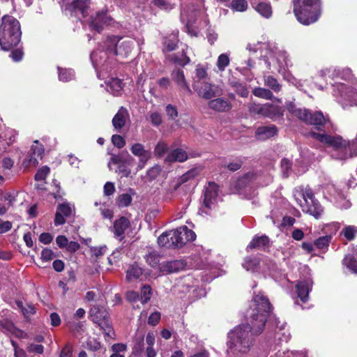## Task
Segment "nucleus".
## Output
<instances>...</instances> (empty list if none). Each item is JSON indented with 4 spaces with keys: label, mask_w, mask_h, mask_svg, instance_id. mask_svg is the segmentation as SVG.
Segmentation results:
<instances>
[{
    "label": "nucleus",
    "mask_w": 357,
    "mask_h": 357,
    "mask_svg": "<svg viewBox=\"0 0 357 357\" xmlns=\"http://www.w3.org/2000/svg\"><path fill=\"white\" fill-rule=\"evenodd\" d=\"M116 172H118L121 175V176L123 177H129L131 174L130 169H128L124 164H121L118 166Z\"/></svg>",
    "instance_id": "0e129e2a"
},
{
    "label": "nucleus",
    "mask_w": 357,
    "mask_h": 357,
    "mask_svg": "<svg viewBox=\"0 0 357 357\" xmlns=\"http://www.w3.org/2000/svg\"><path fill=\"white\" fill-rule=\"evenodd\" d=\"M231 7L238 12H243L248 8V3L245 0H232Z\"/></svg>",
    "instance_id": "79ce46f5"
},
{
    "label": "nucleus",
    "mask_w": 357,
    "mask_h": 357,
    "mask_svg": "<svg viewBox=\"0 0 357 357\" xmlns=\"http://www.w3.org/2000/svg\"><path fill=\"white\" fill-rule=\"evenodd\" d=\"M14 161L10 158H4L1 161L2 168L3 171L10 170L13 167Z\"/></svg>",
    "instance_id": "69168bd1"
},
{
    "label": "nucleus",
    "mask_w": 357,
    "mask_h": 357,
    "mask_svg": "<svg viewBox=\"0 0 357 357\" xmlns=\"http://www.w3.org/2000/svg\"><path fill=\"white\" fill-rule=\"evenodd\" d=\"M269 243L268 238L266 236L255 237L247 247V250L264 249Z\"/></svg>",
    "instance_id": "7c9ffc66"
},
{
    "label": "nucleus",
    "mask_w": 357,
    "mask_h": 357,
    "mask_svg": "<svg viewBox=\"0 0 357 357\" xmlns=\"http://www.w3.org/2000/svg\"><path fill=\"white\" fill-rule=\"evenodd\" d=\"M294 13L297 20L305 25L315 22L321 14L319 0H294Z\"/></svg>",
    "instance_id": "39448f33"
},
{
    "label": "nucleus",
    "mask_w": 357,
    "mask_h": 357,
    "mask_svg": "<svg viewBox=\"0 0 357 357\" xmlns=\"http://www.w3.org/2000/svg\"><path fill=\"white\" fill-rule=\"evenodd\" d=\"M146 261L152 267H155L159 262V256L155 252H151L145 257Z\"/></svg>",
    "instance_id": "3c124183"
},
{
    "label": "nucleus",
    "mask_w": 357,
    "mask_h": 357,
    "mask_svg": "<svg viewBox=\"0 0 357 357\" xmlns=\"http://www.w3.org/2000/svg\"><path fill=\"white\" fill-rule=\"evenodd\" d=\"M73 212V208L69 203L60 204L55 214L54 224L55 225H63L66 218L70 216Z\"/></svg>",
    "instance_id": "6ab92c4d"
},
{
    "label": "nucleus",
    "mask_w": 357,
    "mask_h": 357,
    "mask_svg": "<svg viewBox=\"0 0 357 357\" xmlns=\"http://www.w3.org/2000/svg\"><path fill=\"white\" fill-rule=\"evenodd\" d=\"M160 313L159 312H154L151 314L149 317L148 323L151 326H155L159 323L160 319Z\"/></svg>",
    "instance_id": "052dcab7"
},
{
    "label": "nucleus",
    "mask_w": 357,
    "mask_h": 357,
    "mask_svg": "<svg viewBox=\"0 0 357 357\" xmlns=\"http://www.w3.org/2000/svg\"><path fill=\"white\" fill-rule=\"evenodd\" d=\"M107 249V248L105 245H102V246H98V247H92V248H91V252L93 255H94L97 258H98L105 254Z\"/></svg>",
    "instance_id": "6e6d98bb"
},
{
    "label": "nucleus",
    "mask_w": 357,
    "mask_h": 357,
    "mask_svg": "<svg viewBox=\"0 0 357 357\" xmlns=\"http://www.w3.org/2000/svg\"><path fill=\"white\" fill-rule=\"evenodd\" d=\"M21 29L18 20L12 16H4L0 26V45L3 50L17 46L21 39Z\"/></svg>",
    "instance_id": "20e7f679"
},
{
    "label": "nucleus",
    "mask_w": 357,
    "mask_h": 357,
    "mask_svg": "<svg viewBox=\"0 0 357 357\" xmlns=\"http://www.w3.org/2000/svg\"><path fill=\"white\" fill-rule=\"evenodd\" d=\"M132 199V195L123 193L117 197L116 203L119 207H126L130 204Z\"/></svg>",
    "instance_id": "ea45409f"
},
{
    "label": "nucleus",
    "mask_w": 357,
    "mask_h": 357,
    "mask_svg": "<svg viewBox=\"0 0 357 357\" xmlns=\"http://www.w3.org/2000/svg\"><path fill=\"white\" fill-rule=\"evenodd\" d=\"M259 262L257 258H245L243 266L247 271H254L258 266Z\"/></svg>",
    "instance_id": "37998d69"
},
{
    "label": "nucleus",
    "mask_w": 357,
    "mask_h": 357,
    "mask_svg": "<svg viewBox=\"0 0 357 357\" xmlns=\"http://www.w3.org/2000/svg\"><path fill=\"white\" fill-rule=\"evenodd\" d=\"M172 236V245L176 248L183 247L186 243L192 241L195 239L196 235L195 232L189 229L186 226L179 227L176 230H172L169 233Z\"/></svg>",
    "instance_id": "f8f14e48"
},
{
    "label": "nucleus",
    "mask_w": 357,
    "mask_h": 357,
    "mask_svg": "<svg viewBox=\"0 0 357 357\" xmlns=\"http://www.w3.org/2000/svg\"><path fill=\"white\" fill-rule=\"evenodd\" d=\"M153 3L164 10H171L172 8V5L166 0H153Z\"/></svg>",
    "instance_id": "680f3d73"
},
{
    "label": "nucleus",
    "mask_w": 357,
    "mask_h": 357,
    "mask_svg": "<svg viewBox=\"0 0 357 357\" xmlns=\"http://www.w3.org/2000/svg\"><path fill=\"white\" fill-rule=\"evenodd\" d=\"M271 308L268 299L261 293L255 295L250 312V324L236 326L228 333L227 345L229 354H244L250 351L255 337L262 332Z\"/></svg>",
    "instance_id": "f257e3e1"
},
{
    "label": "nucleus",
    "mask_w": 357,
    "mask_h": 357,
    "mask_svg": "<svg viewBox=\"0 0 357 357\" xmlns=\"http://www.w3.org/2000/svg\"><path fill=\"white\" fill-rule=\"evenodd\" d=\"M318 76L327 81L329 79H340L342 80H349L352 77L351 71L349 68L340 69L335 67L327 68L319 71Z\"/></svg>",
    "instance_id": "2eb2a0df"
},
{
    "label": "nucleus",
    "mask_w": 357,
    "mask_h": 357,
    "mask_svg": "<svg viewBox=\"0 0 357 357\" xmlns=\"http://www.w3.org/2000/svg\"><path fill=\"white\" fill-rule=\"evenodd\" d=\"M130 121V116L128 110L121 107L112 119V125L116 130L123 128L127 122Z\"/></svg>",
    "instance_id": "5701e85b"
},
{
    "label": "nucleus",
    "mask_w": 357,
    "mask_h": 357,
    "mask_svg": "<svg viewBox=\"0 0 357 357\" xmlns=\"http://www.w3.org/2000/svg\"><path fill=\"white\" fill-rule=\"evenodd\" d=\"M90 314L93 321L98 324L105 331V335L111 336L113 334V330L110 328L106 320L107 313L105 310L94 307L91 309Z\"/></svg>",
    "instance_id": "f3484780"
},
{
    "label": "nucleus",
    "mask_w": 357,
    "mask_h": 357,
    "mask_svg": "<svg viewBox=\"0 0 357 357\" xmlns=\"http://www.w3.org/2000/svg\"><path fill=\"white\" fill-rule=\"evenodd\" d=\"M161 172V168L159 165H155L149 169L146 172V177L149 181L155 179Z\"/></svg>",
    "instance_id": "8fccbe9b"
},
{
    "label": "nucleus",
    "mask_w": 357,
    "mask_h": 357,
    "mask_svg": "<svg viewBox=\"0 0 357 357\" xmlns=\"http://www.w3.org/2000/svg\"><path fill=\"white\" fill-rule=\"evenodd\" d=\"M50 173V168L47 166H45L40 168L35 175V179L36 181H43L45 179L48 174Z\"/></svg>",
    "instance_id": "864d4df0"
},
{
    "label": "nucleus",
    "mask_w": 357,
    "mask_h": 357,
    "mask_svg": "<svg viewBox=\"0 0 357 357\" xmlns=\"http://www.w3.org/2000/svg\"><path fill=\"white\" fill-rule=\"evenodd\" d=\"M264 84L268 86L275 92H279L281 90V85L278 81L272 76H265L264 78Z\"/></svg>",
    "instance_id": "4c0bfd02"
},
{
    "label": "nucleus",
    "mask_w": 357,
    "mask_h": 357,
    "mask_svg": "<svg viewBox=\"0 0 357 357\" xmlns=\"http://www.w3.org/2000/svg\"><path fill=\"white\" fill-rule=\"evenodd\" d=\"M150 120L153 126H158L162 123V116L160 114L157 112H151L150 114Z\"/></svg>",
    "instance_id": "4d7b16f0"
},
{
    "label": "nucleus",
    "mask_w": 357,
    "mask_h": 357,
    "mask_svg": "<svg viewBox=\"0 0 357 357\" xmlns=\"http://www.w3.org/2000/svg\"><path fill=\"white\" fill-rule=\"evenodd\" d=\"M294 197L303 212L309 213L317 219L319 218L323 214L324 208L319 202L314 199V194L310 189L297 190L294 194Z\"/></svg>",
    "instance_id": "6e6552de"
},
{
    "label": "nucleus",
    "mask_w": 357,
    "mask_h": 357,
    "mask_svg": "<svg viewBox=\"0 0 357 357\" xmlns=\"http://www.w3.org/2000/svg\"><path fill=\"white\" fill-rule=\"evenodd\" d=\"M252 8L263 17L268 19L272 16L273 10L268 1L250 0Z\"/></svg>",
    "instance_id": "aec40b11"
},
{
    "label": "nucleus",
    "mask_w": 357,
    "mask_h": 357,
    "mask_svg": "<svg viewBox=\"0 0 357 357\" xmlns=\"http://www.w3.org/2000/svg\"><path fill=\"white\" fill-rule=\"evenodd\" d=\"M115 191V187L113 183L107 182L104 185V194L106 196H109L114 194Z\"/></svg>",
    "instance_id": "774afa93"
},
{
    "label": "nucleus",
    "mask_w": 357,
    "mask_h": 357,
    "mask_svg": "<svg viewBox=\"0 0 357 357\" xmlns=\"http://www.w3.org/2000/svg\"><path fill=\"white\" fill-rule=\"evenodd\" d=\"M288 109L300 120L310 125L315 126H323L327 121V119L320 112H316L312 114L306 109L296 108L292 104L288 106Z\"/></svg>",
    "instance_id": "1a4fd4ad"
},
{
    "label": "nucleus",
    "mask_w": 357,
    "mask_h": 357,
    "mask_svg": "<svg viewBox=\"0 0 357 357\" xmlns=\"http://www.w3.org/2000/svg\"><path fill=\"white\" fill-rule=\"evenodd\" d=\"M172 79L177 84L178 87L185 91V93L190 94L192 91L189 86V84L187 83L184 73L181 70H174L172 73Z\"/></svg>",
    "instance_id": "a878e982"
},
{
    "label": "nucleus",
    "mask_w": 357,
    "mask_h": 357,
    "mask_svg": "<svg viewBox=\"0 0 357 357\" xmlns=\"http://www.w3.org/2000/svg\"><path fill=\"white\" fill-rule=\"evenodd\" d=\"M168 150V145L165 142L160 141L159 142L154 149V153L158 157H162L167 153Z\"/></svg>",
    "instance_id": "c03bdc74"
},
{
    "label": "nucleus",
    "mask_w": 357,
    "mask_h": 357,
    "mask_svg": "<svg viewBox=\"0 0 357 357\" xmlns=\"http://www.w3.org/2000/svg\"><path fill=\"white\" fill-rule=\"evenodd\" d=\"M172 60L175 63L181 66H184L190 62L189 57L183 51L179 55H175Z\"/></svg>",
    "instance_id": "de8ad7c7"
},
{
    "label": "nucleus",
    "mask_w": 357,
    "mask_h": 357,
    "mask_svg": "<svg viewBox=\"0 0 357 357\" xmlns=\"http://www.w3.org/2000/svg\"><path fill=\"white\" fill-rule=\"evenodd\" d=\"M105 83L107 91L114 96H118L123 89V83L118 78L109 77Z\"/></svg>",
    "instance_id": "cd10ccee"
},
{
    "label": "nucleus",
    "mask_w": 357,
    "mask_h": 357,
    "mask_svg": "<svg viewBox=\"0 0 357 357\" xmlns=\"http://www.w3.org/2000/svg\"><path fill=\"white\" fill-rule=\"evenodd\" d=\"M187 153L181 149H176L168 153L165 161L169 162H183L188 159Z\"/></svg>",
    "instance_id": "c85d7f7f"
},
{
    "label": "nucleus",
    "mask_w": 357,
    "mask_h": 357,
    "mask_svg": "<svg viewBox=\"0 0 357 357\" xmlns=\"http://www.w3.org/2000/svg\"><path fill=\"white\" fill-rule=\"evenodd\" d=\"M166 113L167 115L172 119H175L178 116V111L175 106L172 105H168L166 107Z\"/></svg>",
    "instance_id": "13d9d810"
},
{
    "label": "nucleus",
    "mask_w": 357,
    "mask_h": 357,
    "mask_svg": "<svg viewBox=\"0 0 357 357\" xmlns=\"http://www.w3.org/2000/svg\"><path fill=\"white\" fill-rule=\"evenodd\" d=\"M353 254L345 256L343 264L351 270L354 273H357V245L352 248Z\"/></svg>",
    "instance_id": "c756f323"
},
{
    "label": "nucleus",
    "mask_w": 357,
    "mask_h": 357,
    "mask_svg": "<svg viewBox=\"0 0 357 357\" xmlns=\"http://www.w3.org/2000/svg\"><path fill=\"white\" fill-rule=\"evenodd\" d=\"M185 264L182 260L167 261L165 267L169 272H176L184 268Z\"/></svg>",
    "instance_id": "c9c22d12"
},
{
    "label": "nucleus",
    "mask_w": 357,
    "mask_h": 357,
    "mask_svg": "<svg viewBox=\"0 0 357 357\" xmlns=\"http://www.w3.org/2000/svg\"><path fill=\"white\" fill-rule=\"evenodd\" d=\"M142 269L134 264L129 266L126 271V280L128 282L136 280L142 275Z\"/></svg>",
    "instance_id": "473e14b6"
},
{
    "label": "nucleus",
    "mask_w": 357,
    "mask_h": 357,
    "mask_svg": "<svg viewBox=\"0 0 357 357\" xmlns=\"http://www.w3.org/2000/svg\"><path fill=\"white\" fill-rule=\"evenodd\" d=\"M59 71V79L60 81L68 82L72 80L75 74L73 70L58 68Z\"/></svg>",
    "instance_id": "58836bf2"
},
{
    "label": "nucleus",
    "mask_w": 357,
    "mask_h": 357,
    "mask_svg": "<svg viewBox=\"0 0 357 357\" xmlns=\"http://www.w3.org/2000/svg\"><path fill=\"white\" fill-rule=\"evenodd\" d=\"M56 242L60 248H66L69 243L68 238L63 235L58 236L56 238Z\"/></svg>",
    "instance_id": "338daca9"
},
{
    "label": "nucleus",
    "mask_w": 357,
    "mask_h": 357,
    "mask_svg": "<svg viewBox=\"0 0 357 357\" xmlns=\"http://www.w3.org/2000/svg\"><path fill=\"white\" fill-rule=\"evenodd\" d=\"M210 109L218 112H227L231 109V104L227 99L218 98L208 102Z\"/></svg>",
    "instance_id": "b1692460"
},
{
    "label": "nucleus",
    "mask_w": 357,
    "mask_h": 357,
    "mask_svg": "<svg viewBox=\"0 0 357 357\" xmlns=\"http://www.w3.org/2000/svg\"><path fill=\"white\" fill-rule=\"evenodd\" d=\"M130 221L125 217H121L116 220L114 222L112 227V231L114 234V236L118 238L119 240L123 238L125 231L129 227Z\"/></svg>",
    "instance_id": "393cba45"
},
{
    "label": "nucleus",
    "mask_w": 357,
    "mask_h": 357,
    "mask_svg": "<svg viewBox=\"0 0 357 357\" xmlns=\"http://www.w3.org/2000/svg\"><path fill=\"white\" fill-rule=\"evenodd\" d=\"M252 112L257 113L271 119H276L282 116L283 109L278 105L266 103L264 105L255 104L250 109Z\"/></svg>",
    "instance_id": "ddd939ff"
},
{
    "label": "nucleus",
    "mask_w": 357,
    "mask_h": 357,
    "mask_svg": "<svg viewBox=\"0 0 357 357\" xmlns=\"http://www.w3.org/2000/svg\"><path fill=\"white\" fill-rule=\"evenodd\" d=\"M331 238V236L328 235L321 236L314 241V245L319 249H325L328 246Z\"/></svg>",
    "instance_id": "49530a36"
},
{
    "label": "nucleus",
    "mask_w": 357,
    "mask_h": 357,
    "mask_svg": "<svg viewBox=\"0 0 357 357\" xmlns=\"http://www.w3.org/2000/svg\"><path fill=\"white\" fill-rule=\"evenodd\" d=\"M252 93L259 98H261L266 100L275 99L278 102H281L280 99L275 98L273 96V93L269 90L264 88L257 87L252 90Z\"/></svg>",
    "instance_id": "72a5a7b5"
},
{
    "label": "nucleus",
    "mask_w": 357,
    "mask_h": 357,
    "mask_svg": "<svg viewBox=\"0 0 357 357\" xmlns=\"http://www.w3.org/2000/svg\"><path fill=\"white\" fill-rule=\"evenodd\" d=\"M170 231L162 233L158 238V245L161 247L172 248H174L172 245V235L169 234Z\"/></svg>",
    "instance_id": "e433bc0d"
},
{
    "label": "nucleus",
    "mask_w": 357,
    "mask_h": 357,
    "mask_svg": "<svg viewBox=\"0 0 357 357\" xmlns=\"http://www.w3.org/2000/svg\"><path fill=\"white\" fill-rule=\"evenodd\" d=\"M308 136L324 146L332 147L331 156L335 160H345L357 155V138L347 141L340 135H330L324 131H311Z\"/></svg>",
    "instance_id": "f03ea898"
},
{
    "label": "nucleus",
    "mask_w": 357,
    "mask_h": 357,
    "mask_svg": "<svg viewBox=\"0 0 357 357\" xmlns=\"http://www.w3.org/2000/svg\"><path fill=\"white\" fill-rule=\"evenodd\" d=\"M218 186L215 183H209L206 188L204 204L208 208H211L216 202L218 197Z\"/></svg>",
    "instance_id": "412c9836"
},
{
    "label": "nucleus",
    "mask_w": 357,
    "mask_h": 357,
    "mask_svg": "<svg viewBox=\"0 0 357 357\" xmlns=\"http://www.w3.org/2000/svg\"><path fill=\"white\" fill-rule=\"evenodd\" d=\"M90 4L89 0H74L68 9L71 12V15H75L79 18L80 17L79 15H81L90 27L98 32L107 26H116L117 23L111 16L107 14V10L97 12L95 15H91L89 17Z\"/></svg>",
    "instance_id": "7ed1b4c3"
},
{
    "label": "nucleus",
    "mask_w": 357,
    "mask_h": 357,
    "mask_svg": "<svg viewBox=\"0 0 357 357\" xmlns=\"http://www.w3.org/2000/svg\"><path fill=\"white\" fill-rule=\"evenodd\" d=\"M332 87V94L339 102L344 104V102H349L350 104L357 105L356 89L340 82H335Z\"/></svg>",
    "instance_id": "9d476101"
},
{
    "label": "nucleus",
    "mask_w": 357,
    "mask_h": 357,
    "mask_svg": "<svg viewBox=\"0 0 357 357\" xmlns=\"http://www.w3.org/2000/svg\"><path fill=\"white\" fill-rule=\"evenodd\" d=\"M17 135V133L15 130L9 128H5L0 133V139L5 144L9 146L15 142Z\"/></svg>",
    "instance_id": "2f4dec72"
},
{
    "label": "nucleus",
    "mask_w": 357,
    "mask_h": 357,
    "mask_svg": "<svg viewBox=\"0 0 357 357\" xmlns=\"http://www.w3.org/2000/svg\"><path fill=\"white\" fill-rule=\"evenodd\" d=\"M278 132L275 126H262L257 129L255 137L258 140H265L275 136Z\"/></svg>",
    "instance_id": "bb28decb"
},
{
    "label": "nucleus",
    "mask_w": 357,
    "mask_h": 357,
    "mask_svg": "<svg viewBox=\"0 0 357 357\" xmlns=\"http://www.w3.org/2000/svg\"><path fill=\"white\" fill-rule=\"evenodd\" d=\"M342 234L349 241L354 238L357 234V227L355 226H347L342 231Z\"/></svg>",
    "instance_id": "a18cd8bd"
},
{
    "label": "nucleus",
    "mask_w": 357,
    "mask_h": 357,
    "mask_svg": "<svg viewBox=\"0 0 357 357\" xmlns=\"http://www.w3.org/2000/svg\"><path fill=\"white\" fill-rule=\"evenodd\" d=\"M207 76V68L202 65H197L195 69V79H197V82L206 79Z\"/></svg>",
    "instance_id": "09e8293b"
},
{
    "label": "nucleus",
    "mask_w": 357,
    "mask_h": 357,
    "mask_svg": "<svg viewBox=\"0 0 357 357\" xmlns=\"http://www.w3.org/2000/svg\"><path fill=\"white\" fill-rule=\"evenodd\" d=\"M112 142L113 145L119 149L124 147L126 145L125 139L119 135H114L112 137Z\"/></svg>",
    "instance_id": "603ef678"
},
{
    "label": "nucleus",
    "mask_w": 357,
    "mask_h": 357,
    "mask_svg": "<svg viewBox=\"0 0 357 357\" xmlns=\"http://www.w3.org/2000/svg\"><path fill=\"white\" fill-rule=\"evenodd\" d=\"M235 91L241 97H247L249 93L247 88L241 84L235 85Z\"/></svg>",
    "instance_id": "e2e57ef3"
},
{
    "label": "nucleus",
    "mask_w": 357,
    "mask_h": 357,
    "mask_svg": "<svg viewBox=\"0 0 357 357\" xmlns=\"http://www.w3.org/2000/svg\"><path fill=\"white\" fill-rule=\"evenodd\" d=\"M131 153L139 158L136 167L135 174L142 169L151 159V153L149 150L145 149L144 146L140 143H135L130 147Z\"/></svg>",
    "instance_id": "dca6fc26"
},
{
    "label": "nucleus",
    "mask_w": 357,
    "mask_h": 357,
    "mask_svg": "<svg viewBox=\"0 0 357 357\" xmlns=\"http://www.w3.org/2000/svg\"><path fill=\"white\" fill-rule=\"evenodd\" d=\"M275 357H306L305 354L302 352H296L293 351H287V352H280L278 351L275 354Z\"/></svg>",
    "instance_id": "5fc2aeb1"
},
{
    "label": "nucleus",
    "mask_w": 357,
    "mask_h": 357,
    "mask_svg": "<svg viewBox=\"0 0 357 357\" xmlns=\"http://www.w3.org/2000/svg\"><path fill=\"white\" fill-rule=\"evenodd\" d=\"M194 89L199 96L207 100L222 95V90L218 86L208 82H195Z\"/></svg>",
    "instance_id": "4468645a"
},
{
    "label": "nucleus",
    "mask_w": 357,
    "mask_h": 357,
    "mask_svg": "<svg viewBox=\"0 0 357 357\" xmlns=\"http://www.w3.org/2000/svg\"><path fill=\"white\" fill-rule=\"evenodd\" d=\"M54 257V252L52 250L48 248H45L42 250L41 252V259L44 261H50Z\"/></svg>",
    "instance_id": "bf43d9fd"
},
{
    "label": "nucleus",
    "mask_w": 357,
    "mask_h": 357,
    "mask_svg": "<svg viewBox=\"0 0 357 357\" xmlns=\"http://www.w3.org/2000/svg\"><path fill=\"white\" fill-rule=\"evenodd\" d=\"M266 48V53L264 56V61L267 67L271 69L274 67L280 73H284L287 70L292 66V62L288 53L283 50L279 49L276 46H267L264 44Z\"/></svg>",
    "instance_id": "0eeeda50"
},
{
    "label": "nucleus",
    "mask_w": 357,
    "mask_h": 357,
    "mask_svg": "<svg viewBox=\"0 0 357 357\" xmlns=\"http://www.w3.org/2000/svg\"><path fill=\"white\" fill-rule=\"evenodd\" d=\"M114 52L110 44L107 43V39L91 53V60L99 77H102V79H105L104 73L107 72L114 64Z\"/></svg>",
    "instance_id": "423d86ee"
},
{
    "label": "nucleus",
    "mask_w": 357,
    "mask_h": 357,
    "mask_svg": "<svg viewBox=\"0 0 357 357\" xmlns=\"http://www.w3.org/2000/svg\"><path fill=\"white\" fill-rule=\"evenodd\" d=\"M312 280L309 278L305 281H301L296 284L297 296L303 303H305L308 300V294L312 289Z\"/></svg>",
    "instance_id": "4be33fe9"
},
{
    "label": "nucleus",
    "mask_w": 357,
    "mask_h": 357,
    "mask_svg": "<svg viewBox=\"0 0 357 357\" xmlns=\"http://www.w3.org/2000/svg\"><path fill=\"white\" fill-rule=\"evenodd\" d=\"M33 145H32L31 148V153L29 155V158L26 159L23 165L27 167L32 166L36 167L38 165L39 159L42 158L43 154L44 153L43 146L38 143V140L34 142Z\"/></svg>",
    "instance_id": "a211bd4d"
},
{
    "label": "nucleus",
    "mask_w": 357,
    "mask_h": 357,
    "mask_svg": "<svg viewBox=\"0 0 357 357\" xmlns=\"http://www.w3.org/2000/svg\"><path fill=\"white\" fill-rule=\"evenodd\" d=\"M230 63L229 55L227 53L220 54L216 61V66L220 72H224Z\"/></svg>",
    "instance_id": "f704fd0d"
},
{
    "label": "nucleus",
    "mask_w": 357,
    "mask_h": 357,
    "mask_svg": "<svg viewBox=\"0 0 357 357\" xmlns=\"http://www.w3.org/2000/svg\"><path fill=\"white\" fill-rule=\"evenodd\" d=\"M152 295L151 288L149 285H144L141 289L140 301L142 304L146 303L150 301Z\"/></svg>",
    "instance_id": "a19ab883"
},
{
    "label": "nucleus",
    "mask_w": 357,
    "mask_h": 357,
    "mask_svg": "<svg viewBox=\"0 0 357 357\" xmlns=\"http://www.w3.org/2000/svg\"><path fill=\"white\" fill-rule=\"evenodd\" d=\"M109 43L114 52V56L119 55L122 57H127L132 52L135 46V41L131 38H119L118 36H111L107 38V43Z\"/></svg>",
    "instance_id": "9b49d317"
}]
</instances>
